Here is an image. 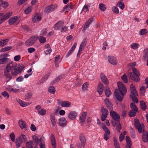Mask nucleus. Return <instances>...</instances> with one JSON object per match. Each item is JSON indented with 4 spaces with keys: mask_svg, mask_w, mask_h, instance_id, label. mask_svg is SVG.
Wrapping results in <instances>:
<instances>
[{
    "mask_svg": "<svg viewBox=\"0 0 148 148\" xmlns=\"http://www.w3.org/2000/svg\"><path fill=\"white\" fill-rule=\"evenodd\" d=\"M25 67L22 64L16 66L15 64L10 63L7 64L4 70V75L5 81L8 82L12 78V76H16L23 70Z\"/></svg>",
    "mask_w": 148,
    "mask_h": 148,
    "instance_id": "1",
    "label": "nucleus"
},
{
    "mask_svg": "<svg viewBox=\"0 0 148 148\" xmlns=\"http://www.w3.org/2000/svg\"><path fill=\"white\" fill-rule=\"evenodd\" d=\"M130 90L131 94L130 96L132 101L134 102L138 103V101L136 97L138 96V93L135 88L133 84L130 85Z\"/></svg>",
    "mask_w": 148,
    "mask_h": 148,
    "instance_id": "2",
    "label": "nucleus"
},
{
    "mask_svg": "<svg viewBox=\"0 0 148 148\" xmlns=\"http://www.w3.org/2000/svg\"><path fill=\"white\" fill-rule=\"evenodd\" d=\"M133 73H130L129 74L130 78L135 82H137L140 80L139 77L140 75V73L136 69H133Z\"/></svg>",
    "mask_w": 148,
    "mask_h": 148,
    "instance_id": "3",
    "label": "nucleus"
},
{
    "mask_svg": "<svg viewBox=\"0 0 148 148\" xmlns=\"http://www.w3.org/2000/svg\"><path fill=\"white\" fill-rule=\"evenodd\" d=\"M134 125L136 129L138 130V132L140 134L145 131L144 126L143 123L140 124L139 121L138 119H135L134 121Z\"/></svg>",
    "mask_w": 148,
    "mask_h": 148,
    "instance_id": "4",
    "label": "nucleus"
},
{
    "mask_svg": "<svg viewBox=\"0 0 148 148\" xmlns=\"http://www.w3.org/2000/svg\"><path fill=\"white\" fill-rule=\"evenodd\" d=\"M117 84L119 89L121 95L122 96L125 95L127 92V89L126 87L121 82H118Z\"/></svg>",
    "mask_w": 148,
    "mask_h": 148,
    "instance_id": "5",
    "label": "nucleus"
},
{
    "mask_svg": "<svg viewBox=\"0 0 148 148\" xmlns=\"http://www.w3.org/2000/svg\"><path fill=\"white\" fill-rule=\"evenodd\" d=\"M101 119L102 121H104L106 119L107 117V116L109 112L108 110L104 108L103 107L101 108Z\"/></svg>",
    "mask_w": 148,
    "mask_h": 148,
    "instance_id": "6",
    "label": "nucleus"
},
{
    "mask_svg": "<svg viewBox=\"0 0 148 148\" xmlns=\"http://www.w3.org/2000/svg\"><path fill=\"white\" fill-rule=\"evenodd\" d=\"M37 39L36 37L35 36H32L25 42L26 45L31 46L34 44Z\"/></svg>",
    "mask_w": 148,
    "mask_h": 148,
    "instance_id": "7",
    "label": "nucleus"
},
{
    "mask_svg": "<svg viewBox=\"0 0 148 148\" xmlns=\"http://www.w3.org/2000/svg\"><path fill=\"white\" fill-rule=\"evenodd\" d=\"M110 114L114 121L118 122L120 121V116L116 112L113 110H111L110 112Z\"/></svg>",
    "mask_w": 148,
    "mask_h": 148,
    "instance_id": "8",
    "label": "nucleus"
},
{
    "mask_svg": "<svg viewBox=\"0 0 148 148\" xmlns=\"http://www.w3.org/2000/svg\"><path fill=\"white\" fill-rule=\"evenodd\" d=\"M57 7V5H56L48 6L46 8L44 12L45 13H48L51 12L53 11Z\"/></svg>",
    "mask_w": 148,
    "mask_h": 148,
    "instance_id": "9",
    "label": "nucleus"
},
{
    "mask_svg": "<svg viewBox=\"0 0 148 148\" xmlns=\"http://www.w3.org/2000/svg\"><path fill=\"white\" fill-rule=\"evenodd\" d=\"M108 60L110 63L113 65H116L117 63V60L114 56H108Z\"/></svg>",
    "mask_w": 148,
    "mask_h": 148,
    "instance_id": "10",
    "label": "nucleus"
},
{
    "mask_svg": "<svg viewBox=\"0 0 148 148\" xmlns=\"http://www.w3.org/2000/svg\"><path fill=\"white\" fill-rule=\"evenodd\" d=\"M87 115V112H84L81 114L79 118V121L80 123H81L82 125H83V123H84L86 119Z\"/></svg>",
    "mask_w": 148,
    "mask_h": 148,
    "instance_id": "11",
    "label": "nucleus"
},
{
    "mask_svg": "<svg viewBox=\"0 0 148 148\" xmlns=\"http://www.w3.org/2000/svg\"><path fill=\"white\" fill-rule=\"evenodd\" d=\"M64 26V22L61 21H59L55 25L54 28L55 29L57 30H59Z\"/></svg>",
    "mask_w": 148,
    "mask_h": 148,
    "instance_id": "12",
    "label": "nucleus"
},
{
    "mask_svg": "<svg viewBox=\"0 0 148 148\" xmlns=\"http://www.w3.org/2000/svg\"><path fill=\"white\" fill-rule=\"evenodd\" d=\"M119 94V90L117 89H115L114 91V95L116 97V99L119 101L121 102L122 101L123 97H121Z\"/></svg>",
    "mask_w": 148,
    "mask_h": 148,
    "instance_id": "13",
    "label": "nucleus"
},
{
    "mask_svg": "<svg viewBox=\"0 0 148 148\" xmlns=\"http://www.w3.org/2000/svg\"><path fill=\"white\" fill-rule=\"evenodd\" d=\"M100 78L101 81L105 85H108L109 82L108 79L105 74L101 73L100 74Z\"/></svg>",
    "mask_w": 148,
    "mask_h": 148,
    "instance_id": "14",
    "label": "nucleus"
},
{
    "mask_svg": "<svg viewBox=\"0 0 148 148\" xmlns=\"http://www.w3.org/2000/svg\"><path fill=\"white\" fill-rule=\"evenodd\" d=\"M103 85L101 82H100L97 87V91L100 95H101L103 90Z\"/></svg>",
    "mask_w": 148,
    "mask_h": 148,
    "instance_id": "15",
    "label": "nucleus"
},
{
    "mask_svg": "<svg viewBox=\"0 0 148 148\" xmlns=\"http://www.w3.org/2000/svg\"><path fill=\"white\" fill-rule=\"evenodd\" d=\"M58 123L60 126L64 127L66 126L67 124V121L65 118L62 117L59 119Z\"/></svg>",
    "mask_w": 148,
    "mask_h": 148,
    "instance_id": "16",
    "label": "nucleus"
},
{
    "mask_svg": "<svg viewBox=\"0 0 148 148\" xmlns=\"http://www.w3.org/2000/svg\"><path fill=\"white\" fill-rule=\"evenodd\" d=\"M77 114L75 111H71L68 115V118L71 120L74 119L77 117Z\"/></svg>",
    "mask_w": 148,
    "mask_h": 148,
    "instance_id": "17",
    "label": "nucleus"
},
{
    "mask_svg": "<svg viewBox=\"0 0 148 148\" xmlns=\"http://www.w3.org/2000/svg\"><path fill=\"white\" fill-rule=\"evenodd\" d=\"M142 139L144 142H148V132L143 131L142 135Z\"/></svg>",
    "mask_w": 148,
    "mask_h": 148,
    "instance_id": "18",
    "label": "nucleus"
},
{
    "mask_svg": "<svg viewBox=\"0 0 148 148\" xmlns=\"http://www.w3.org/2000/svg\"><path fill=\"white\" fill-rule=\"evenodd\" d=\"M79 138L82 147H84L86 142V139L84 135L83 134H80Z\"/></svg>",
    "mask_w": 148,
    "mask_h": 148,
    "instance_id": "19",
    "label": "nucleus"
},
{
    "mask_svg": "<svg viewBox=\"0 0 148 148\" xmlns=\"http://www.w3.org/2000/svg\"><path fill=\"white\" fill-rule=\"evenodd\" d=\"M92 21L93 19L90 18L86 22L84 27L82 29L83 32H84L86 29L89 27V25L91 24Z\"/></svg>",
    "mask_w": 148,
    "mask_h": 148,
    "instance_id": "20",
    "label": "nucleus"
},
{
    "mask_svg": "<svg viewBox=\"0 0 148 148\" xmlns=\"http://www.w3.org/2000/svg\"><path fill=\"white\" fill-rule=\"evenodd\" d=\"M148 59V48L145 49L143 53V59L145 61H147Z\"/></svg>",
    "mask_w": 148,
    "mask_h": 148,
    "instance_id": "21",
    "label": "nucleus"
},
{
    "mask_svg": "<svg viewBox=\"0 0 148 148\" xmlns=\"http://www.w3.org/2000/svg\"><path fill=\"white\" fill-rule=\"evenodd\" d=\"M125 139L127 144L125 145V148H132V144L130 137L128 136H126Z\"/></svg>",
    "mask_w": 148,
    "mask_h": 148,
    "instance_id": "22",
    "label": "nucleus"
},
{
    "mask_svg": "<svg viewBox=\"0 0 148 148\" xmlns=\"http://www.w3.org/2000/svg\"><path fill=\"white\" fill-rule=\"evenodd\" d=\"M45 49L44 53L46 55L49 54L52 51L51 49L49 44H47L45 46Z\"/></svg>",
    "mask_w": 148,
    "mask_h": 148,
    "instance_id": "23",
    "label": "nucleus"
},
{
    "mask_svg": "<svg viewBox=\"0 0 148 148\" xmlns=\"http://www.w3.org/2000/svg\"><path fill=\"white\" fill-rule=\"evenodd\" d=\"M104 102L107 107L109 109H112V105L111 103L107 98H106L104 100Z\"/></svg>",
    "mask_w": 148,
    "mask_h": 148,
    "instance_id": "24",
    "label": "nucleus"
},
{
    "mask_svg": "<svg viewBox=\"0 0 148 148\" xmlns=\"http://www.w3.org/2000/svg\"><path fill=\"white\" fill-rule=\"evenodd\" d=\"M77 45V43L75 42L72 46L71 49L69 51L68 53L66 55V58L68 57L70 55L73 53V51L74 50L76 47Z\"/></svg>",
    "mask_w": 148,
    "mask_h": 148,
    "instance_id": "25",
    "label": "nucleus"
},
{
    "mask_svg": "<svg viewBox=\"0 0 148 148\" xmlns=\"http://www.w3.org/2000/svg\"><path fill=\"white\" fill-rule=\"evenodd\" d=\"M41 17L37 14H35L34 16L32 18V21L35 23L36 21H39L41 19Z\"/></svg>",
    "mask_w": 148,
    "mask_h": 148,
    "instance_id": "26",
    "label": "nucleus"
},
{
    "mask_svg": "<svg viewBox=\"0 0 148 148\" xmlns=\"http://www.w3.org/2000/svg\"><path fill=\"white\" fill-rule=\"evenodd\" d=\"M18 123L19 127L21 129H23L26 127V123L25 122L22 120H20L18 121Z\"/></svg>",
    "mask_w": 148,
    "mask_h": 148,
    "instance_id": "27",
    "label": "nucleus"
},
{
    "mask_svg": "<svg viewBox=\"0 0 148 148\" xmlns=\"http://www.w3.org/2000/svg\"><path fill=\"white\" fill-rule=\"evenodd\" d=\"M22 140H21L18 137L16 138L15 144L17 148L19 147L21 145L22 143Z\"/></svg>",
    "mask_w": 148,
    "mask_h": 148,
    "instance_id": "28",
    "label": "nucleus"
},
{
    "mask_svg": "<svg viewBox=\"0 0 148 148\" xmlns=\"http://www.w3.org/2000/svg\"><path fill=\"white\" fill-rule=\"evenodd\" d=\"M87 42V39L86 38L84 39L80 45L79 48L83 50L86 45Z\"/></svg>",
    "mask_w": 148,
    "mask_h": 148,
    "instance_id": "29",
    "label": "nucleus"
},
{
    "mask_svg": "<svg viewBox=\"0 0 148 148\" xmlns=\"http://www.w3.org/2000/svg\"><path fill=\"white\" fill-rule=\"evenodd\" d=\"M87 42V39L86 38L84 39L80 45L79 48L83 50L86 45Z\"/></svg>",
    "mask_w": 148,
    "mask_h": 148,
    "instance_id": "30",
    "label": "nucleus"
},
{
    "mask_svg": "<svg viewBox=\"0 0 148 148\" xmlns=\"http://www.w3.org/2000/svg\"><path fill=\"white\" fill-rule=\"evenodd\" d=\"M50 118L51 122L53 126H55L56 125L55 117L54 114L52 113L51 114Z\"/></svg>",
    "mask_w": 148,
    "mask_h": 148,
    "instance_id": "31",
    "label": "nucleus"
},
{
    "mask_svg": "<svg viewBox=\"0 0 148 148\" xmlns=\"http://www.w3.org/2000/svg\"><path fill=\"white\" fill-rule=\"evenodd\" d=\"M71 105V103L69 101H63L61 103V106L62 107H69Z\"/></svg>",
    "mask_w": 148,
    "mask_h": 148,
    "instance_id": "32",
    "label": "nucleus"
},
{
    "mask_svg": "<svg viewBox=\"0 0 148 148\" xmlns=\"http://www.w3.org/2000/svg\"><path fill=\"white\" fill-rule=\"evenodd\" d=\"M17 18L18 17L17 16H15L10 18L8 21L9 24L11 25L14 24L16 21Z\"/></svg>",
    "mask_w": 148,
    "mask_h": 148,
    "instance_id": "33",
    "label": "nucleus"
},
{
    "mask_svg": "<svg viewBox=\"0 0 148 148\" xmlns=\"http://www.w3.org/2000/svg\"><path fill=\"white\" fill-rule=\"evenodd\" d=\"M26 148H33L34 144L33 141L30 140L26 142Z\"/></svg>",
    "mask_w": 148,
    "mask_h": 148,
    "instance_id": "34",
    "label": "nucleus"
},
{
    "mask_svg": "<svg viewBox=\"0 0 148 148\" xmlns=\"http://www.w3.org/2000/svg\"><path fill=\"white\" fill-rule=\"evenodd\" d=\"M105 93L107 97H109L111 94L112 92L110 88L107 87L105 90Z\"/></svg>",
    "mask_w": 148,
    "mask_h": 148,
    "instance_id": "35",
    "label": "nucleus"
},
{
    "mask_svg": "<svg viewBox=\"0 0 148 148\" xmlns=\"http://www.w3.org/2000/svg\"><path fill=\"white\" fill-rule=\"evenodd\" d=\"M72 4L71 3H68L67 5H66L64 7V11H67L68 10H70L72 9Z\"/></svg>",
    "mask_w": 148,
    "mask_h": 148,
    "instance_id": "36",
    "label": "nucleus"
},
{
    "mask_svg": "<svg viewBox=\"0 0 148 148\" xmlns=\"http://www.w3.org/2000/svg\"><path fill=\"white\" fill-rule=\"evenodd\" d=\"M140 106L141 108V109L144 111L147 108V106L145 103L143 101H140Z\"/></svg>",
    "mask_w": 148,
    "mask_h": 148,
    "instance_id": "37",
    "label": "nucleus"
},
{
    "mask_svg": "<svg viewBox=\"0 0 148 148\" xmlns=\"http://www.w3.org/2000/svg\"><path fill=\"white\" fill-rule=\"evenodd\" d=\"M99 8L102 11H104L106 9V7L104 4L101 3L99 5Z\"/></svg>",
    "mask_w": 148,
    "mask_h": 148,
    "instance_id": "38",
    "label": "nucleus"
},
{
    "mask_svg": "<svg viewBox=\"0 0 148 148\" xmlns=\"http://www.w3.org/2000/svg\"><path fill=\"white\" fill-rule=\"evenodd\" d=\"M8 41V39H6L3 40H0V46H3L6 45Z\"/></svg>",
    "mask_w": 148,
    "mask_h": 148,
    "instance_id": "39",
    "label": "nucleus"
},
{
    "mask_svg": "<svg viewBox=\"0 0 148 148\" xmlns=\"http://www.w3.org/2000/svg\"><path fill=\"white\" fill-rule=\"evenodd\" d=\"M137 112L134 110H132L129 112V115L130 117H134L136 116V112Z\"/></svg>",
    "mask_w": 148,
    "mask_h": 148,
    "instance_id": "40",
    "label": "nucleus"
},
{
    "mask_svg": "<svg viewBox=\"0 0 148 148\" xmlns=\"http://www.w3.org/2000/svg\"><path fill=\"white\" fill-rule=\"evenodd\" d=\"M0 4L4 8H7L8 6V3L7 2H3V0H0Z\"/></svg>",
    "mask_w": 148,
    "mask_h": 148,
    "instance_id": "41",
    "label": "nucleus"
},
{
    "mask_svg": "<svg viewBox=\"0 0 148 148\" xmlns=\"http://www.w3.org/2000/svg\"><path fill=\"white\" fill-rule=\"evenodd\" d=\"M130 106L132 110H134L136 111H138V108L136 105L134 103H132L130 104Z\"/></svg>",
    "mask_w": 148,
    "mask_h": 148,
    "instance_id": "42",
    "label": "nucleus"
},
{
    "mask_svg": "<svg viewBox=\"0 0 148 148\" xmlns=\"http://www.w3.org/2000/svg\"><path fill=\"white\" fill-rule=\"evenodd\" d=\"M48 91L52 94H54L56 90L55 87L53 86H51L48 88Z\"/></svg>",
    "mask_w": 148,
    "mask_h": 148,
    "instance_id": "43",
    "label": "nucleus"
},
{
    "mask_svg": "<svg viewBox=\"0 0 148 148\" xmlns=\"http://www.w3.org/2000/svg\"><path fill=\"white\" fill-rule=\"evenodd\" d=\"M38 112L39 114L42 116L46 114V111L45 110L42 108L38 111Z\"/></svg>",
    "mask_w": 148,
    "mask_h": 148,
    "instance_id": "44",
    "label": "nucleus"
},
{
    "mask_svg": "<svg viewBox=\"0 0 148 148\" xmlns=\"http://www.w3.org/2000/svg\"><path fill=\"white\" fill-rule=\"evenodd\" d=\"M7 60V58L3 57L2 56L0 55V64H3Z\"/></svg>",
    "mask_w": 148,
    "mask_h": 148,
    "instance_id": "45",
    "label": "nucleus"
},
{
    "mask_svg": "<svg viewBox=\"0 0 148 148\" xmlns=\"http://www.w3.org/2000/svg\"><path fill=\"white\" fill-rule=\"evenodd\" d=\"M17 101L20 104V106L22 107H24L27 106V103L26 102H24L20 99H18Z\"/></svg>",
    "mask_w": 148,
    "mask_h": 148,
    "instance_id": "46",
    "label": "nucleus"
},
{
    "mask_svg": "<svg viewBox=\"0 0 148 148\" xmlns=\"http://www.w3.org/2000/svg\"><path fill=\"white\" fill-rule=\"evenodd\" d=\"M139 45L138 43H133L131 45V47L134 49H136L138 48Z\"/></svg>",
    "mask_w": 148,
    "mask_h": 148,
    "instance_id": "47",
    "label": "nucleus"
},
{
    "mask_svg": "<svg viewBox=\"0 0 148 148\" xmlns=\"http://www.w3.org/2000/svg\"><path fill=\"white\" fill-rule=\"evenodd\" d=\"M147 33V30L146 29H143L140 30L139 34L141 35H144Z\"/></svg>",
    "mask_w": 148,
    "mask_h": 148,
    "instance_id": "48",
    "label": "nucleus"
},
{
    "mask_svg": "<svg viewBox=\"0 0 148 148\" xmlns=\"http://www.w3.org/2000/svg\"><path fill=\"white\" fill-rule=\"evenodd\" d=\"M88 4L84 5V6L82 11H84L85 12H87L89 11V9H88V8L90 7V6H88Z\"/></svg>",
    "mask_w": 148,
    "mask_h": 148,
    "instance_id": "49",
    "label": "nucleus"
},
{
    "mask_svg": "<svg viewBox=\"0 0 148 148\" xmlns=\"http://www.w3.org/2000/svg\"><path fill=\"white\" fill-rule=\"evenodd\" d=\"M117 6L122 10H123L125 8L124 3L121 1H120L118 3Z\"/></svg>",
    "mask_w": 148,
    "mask_h": 148,
    "instance_id": "50",
    "label": "nucleus"
},
{
    "mask_svg": "<svg viewBox=\"0 0 148 148\" xmlns=\"http://www.w3.org/2000/svg\"><path fill=\"white\" fill-rule=\"evenodd\" d=\"M123 81L125 83H127L128 82L127 79V75L125 74H124L121 77Z\"/></svg>",
    "mask_w": 148,
    "mask_h": 148,
    "instance_id": "51",
    "label": "nucleus"
},
{
    "mask_svg": "<svg viewBox=\"0 0 148 148\" xmlns=\"http://www.w3.org/2000/svg\"><path fill=\"white\" fill-rule=\"evenodd\" d=\"M32 7L31 6L29 7L28 8H26L25 10V12L26 14H28L32 10Z\"/></svg>",
    "mask_w": 148,
    "mask_h": 148,
    "instance_id": "52",
    "label": "nucleus"
},
{
    "mask_svg": "<svg viewBox=\"0 0 148 148\" xmlns=\"http://www.w3.org/2000/svg\"><path fill=\"white\" fill-rule=\"evenodd\" d=\"M88 83L86 82L84 83L83 85L82 88V90L85 91L87 89L88 87Z\"/></svg>",
    "mask_w": 148,
    "mask_h": 148,
    "instance_id": "53",
    "label": "nucleus"
},
{
    "mask_svg": "<svg viewBox=\"0 0 148 148\" xmlns=\"http://www.w3.org/2000/svg\"><path fill=\"white\" fill-rule=\"evenodd\" d=\"M112 10L113 12L116 14H118L119 13V9L116 6L113 7L112 8Z\"/></svg>",
    "mask_w": 148,
    "mask_h": 148,
    "instance_id": "54",
    "label": "nucleus"
},
{
    "mask_svg": "<svg viewBox=\"0 0 148 148\" xmlns=\"http://www.w3.org/2000/svg\"><path fill=\"white\" fill-rule=\"evenodd\" d=\"M32 138L36 144H38L39 143L40 141L37 136L35 135L33 136Z\"/></svg>",
    "mask_w": 148,
    "mask_h": 148,
    "instance_id": "55",
    "label": "nucleus"
},
{
    "mask_svg": "<svg viewBox=\"0 0 148 148\" xmlns=\"http://www.w3.org/2000/svg\"><path fill=\"white\" fill-rule=\"evenodd\" d=\"M51 145L53 148H56V143L55 138L51 139Z\"/></svg>",
    "mask_w": 148,
    "mask_h": 148,
    "instance_id": "56",
    "label": "nucleus"
},
{
    "mask_svg": "<svg viewBox=\"0 0 148 148\" xmlns=\"http://www.w3.org/2000/svg\"><path fill=\"white\" fill-rule=\"evenodd\" d=\"M12 48L11 47H6L3 48H2L1 50V52H4L8 51Z\"/></svg>",
    "mask_w": 148,
    "mask_h": 148,
    "instance_id": "57",
    "label": "nucleus"
},
{
    "mask_svg": "<svg viewBox=\"0 0 148 148\" xmlns=\"http://www.w3.org/2000/svg\"><path fill=\"white\" fill-rule=\"evenodd\" d=\"M39 41L40 43H43L46 42V38L45 37L40 36L39 38Z\"/></svg>",
    "mask_w": 148,
    "mask_h": 148,
    "instance_id": "58",
    "label": "nucleus"
},
{
    "mask_svg": "<svg viewBox=\"0 0 148 148\" xmlns=\"http://www.w3.org/2000/svg\"><path fill=\"white\" fill-rule=\"evenodd\" d=\"M21 27L22 29L25 30H26L27 31H29L30 30V29L26 25H22Z\"/></svg>",
    "mask_w": 148,
    "mask_h": 148,
    "instance_id": "59",
    "label": "nucleus"
},
{
    "mask_svg": "<svg viewBox=\"0 0 148 148\" xmlns=\"http://www.w3.org/2000/svg\"><path fill=\"white\" fill-rule=\"evenodd\" d=\"M10 136L11 140L13 142H14L15 140V136L14 133L13 132L12 133L10 134Z\"/></svg>",
    "mask_w": 148,
    "mask_h": 148,
    "instance_id": "60",
    "label": "nucleus"
},
{
    "mask_svg": "<svg viewBox=\"0 0 148 148\" xmlns=\"http://www.w3.org/2000/svg\"><path fill=\"white\" fill-rule=\"evenodd\" d=\"M21 140H24V141H26L27 140V138L26 136L23 134H21L18 137Z\"/></svg>",
    "mask_w": 148,
    "mask_h": 148,
    "instance_id": "61",
    "label": "nucleus"
},
{
    "mask_svg": "<svg viewBox=\"0 0 148 148\" xmlns=\"http://www.w3.org/2000/svg\"><path fill=\"white\" fill-rule=\"evenodd\" d=\"M1 95L4 97H6L7 98H8L9 96V94L6 91H4L3 92H2Z\"/></svg>",
    "mask_w": 148,
    "mask_h": 148,
    "instance_id": "62",
    "label": "nucleus"
},
{
    "mask_svg": "<svg viewBox=\"0 0 148 148\" xmlns=\"http://www.w3.org/2000/svg\"><path fill=\"white\" fill-rule=\"evenodd\" d=\"M118 122V125H117L116 127L117 128V131L119 132H120V130L121 129V125L119 122V121Z\"/></svg>",
    "mask_w": 148,
    "mask_h": 148,
    "instance_id": "63",
    "label": "nucleus"
},
{
    "mask_svg": "<svg viewBox=\"0 0 148 148\" xmlns=\"http://www.w3.org/2000/svg\"><path fill=\"white\" fill-rule=\"evenodd\" d=\"M32 95V94L31 92H28L26 95V97L28 99H30Z\"/></svg>",
    "mask_w": 148,
    "mask_h": 148,
    "instance_id": "64",
    "label": "nucleus"
}]
</instances>
